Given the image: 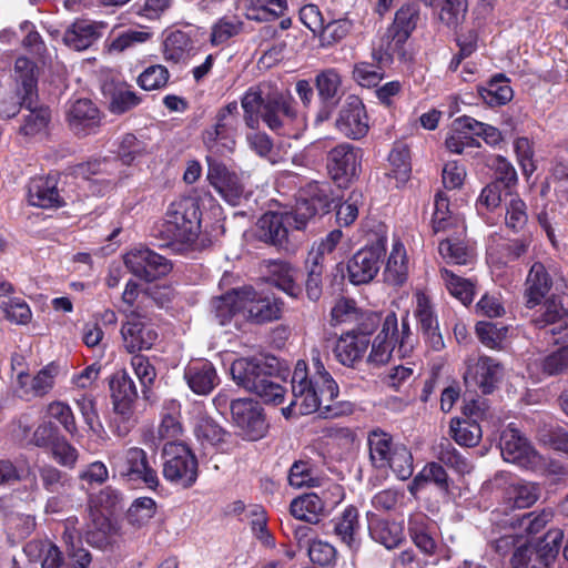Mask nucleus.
<instances>
[{"label":"nucleus","mask_w":568,"mask_h":568,"mask_svg":"<svg viewBox=\"0 0 568 568\" xmlns=\"http://www.w3.org/2000/svg\"><path fill=\"white\" fill-rule=\"evenodd\" d=\"M0 312L6 320L18 325H26L32 318L30 306L20 297L0 295Z\"/></svg>","instance_id":"obj_55"},{"label":"nucleus","mask_w":568,"mask_h":568,"mask_svg":"<svg viewBox=\"0 0 568 568\" xmlns=\"http://www.w3.org/2000/svg\"><path fill=\"white\" fill-rule=\"evenodd\" d=\"M105 28L102 21L78 19L65 30L63 42L72 50H87L103 36Z\"/></svg>","instance_id":"obj_21"},{"label":"nucleus","mask_w":568,"mask_h":568,"mask_svg":"<svg viewBox=\"0 0 568 568\" xmlns=\"http://www.w3.org/2000/svg\"><path fill=\"white\" fill-rule=\"evenodd\" d=\"M388 171L386 175L394 180L395 186L404 185L410 178L412 164L410 154L407 145L397 143L388 155Z\"/></svg>","instance_id":"obj_46"},{"label":"nucleus","mask_w":568,"mask_h":568,"mask_svg":"<svg viewBox=\"0 0 568 568\" xmlns=\"http://www.w3.org/2000/svg\"><path fill=\"white\" fill-rule=\"evenodd\" d=\"M398 342V322L395 314H388L372 344L368 357L371 363L383 365L392 356L395 344Z\"/></svg>","instance_id":"obj_24"},{"label":"nucleus","mask_w":568,"mask_h":568,"mask_svg":"<svg viewBox=\"0 0 568 568\" xmlns=\"http://www.w3.org/2000/svg\"><path fill=\"white\" fill-rule=\"evenodd\" d=\"M288 483L295 488L316 487L320 486V477L313 465L298 460L291 466Z\"/></svg>","instance_id":"obj_63"},{"label":"nucleus","mask_w":568,"mask_h":568,"mask_svg":"<svg viewBox=\"0 0 568 568\" xmlns=\"http://www.w3.org/2000/svg\"><path fill=\"white\" fill-rule=\"evenodd\" d=\"M369 345V337L354 331L342 334L335 343L333 353L344 366L353 367L362 361Z\"/></svg>","instance_id":"obj_22"},{"label":"nucleus","mask_w":568,"mask_h":568,"mask_svg":"<svg viewBox=\"0 0 568 568\" xmlns=\"http://www.w3.org/2000/svg\"><path fill=\"white\" fill-rule=\"evenodd\" d=\"M408 271L406 248L399 240H395L384 271L385 281L395 286L402 285L408 276Z\"/></svg>","instance_id":"obj_41"},{"label":"nucleus","mask_w":568,"mask_h":568,"mask_svg":"<svg viewBox=\"0 0 568 568\" xmlns=\"http://www.w3.org/2000/svg\"><path fill=\"white\" fill-rule=\"evenodd\" d=\"M336 129L346 138L357 140L368 132V116L359 98L351 95L339 110Z\"/></svg>","instance_id":"obj_19"},{"label":"nucleus","mask_w":568,"mask_h":568,"mask_svg":"<svg viewBox=\"0 0 568 568\" xmlns=\"http://www.w3.org/2000/svg\"><path fill=\"white\" fill-rule=\"evenodd\" d=\"M163 477L175 486L192 487L199 476L197 459L181 442H168L163 448Z\"/></svg>","instance_id":"obj_8"},{"label":"nucleus","mask_w":568,"mask_h":568,"mask_svg":"<svg viewBox=\"0 0 568 568\" xmlns=\"http://www.w3.org/2000/svg\"><path fill=\"white\" fill-rule=\"evenodd\" d=\"M473 118L463 115L452 122L449 132L445 139L446 149L460 154L465 148L480 146V143L473 136Z\"/></svg>","instance_id":"obj_35"},{"label":"nucleus","mask_w":568,"mask_h":568,"mask_svg":"<svg viewBox=\"0 0 568 568\" xmlns=\"http://www.w3.org/2000/svg\"><path fill=\"white\" fill-rule=\"evenodd\" d=\"M150 152L151 148L149 143L131 133L122 136L118 151L121 161L126 165L139 162L150 154Z\"/></svg>","instance_id":"obj_56"},{"label":"nucleus","mask_w":568,"mask_h":568,"mask_svg":"<svg viewBox=\"0 0 568 568\" xmlns=\"http://www.w3.org/2000/svg\"><path fill=\"white\" fill-rule=\"evenodd\" d=\"M434 213L432 217V227L434 233L450 232L464 235L466 232L464 217L449 210V200L444 193L438 192L435 195Z\"/></svg>","instance_id":"obj_29"},{"label":"nucleus","mask_w":568,"mask_h":568,"mask_svg":"<svg viewBox=\"0 0 568 568\" xmlns=\"http://www.w3.org/2000/svg\"><path fill=\"white\" fill-rule=\"evenodd\" d=\"M29 557H42V568H62L63 558L59 548L50 540H32L24 547Z\"/></svg>","instance_id":"obj_53"},{"label":"nucleus","mask_w":568,"mask_h":568,"mask_svg":"<svg viewBox=\"0 0 568 568\" xmlns=\"http://www.w3.org/2000/svg\"><path fill=\"white\" fill-rule=\"evenodd\" d=\"M246 143L251 151L257 156L267 160L275 165L285 161L286 151L282 148L274 146L271 138L265 132H251L245 136Z\"/></svg>","instance_id":"obj_48"},{"label":"nucleus","mask_w":568,"mask_h":568,"mask_svg":"<svg viewBox=\"0 0 568 568\" xmlns=\"http://www.w3.org/2000/svg\"><path fill=\"white\" fill-rule=\"evenodd\" d=\"M314 83L320 99L324 102L339 100L343 94V80L337 69L327 68L320 71Z\"/></svg>","instance_id":"obj_50"},{"label":"nucleus","mask_w":568,"mask_h":568,"mask_svg":"<svg viewBox=\"0 0 568 568\" xmlns=\"http://www.w3.org/2000/svg\"><path fill=\"white\" fill-rule=\"evenodd\" d=\"M184 379L197 395H209L220 382L215 367L205 359L191 362L184 371Z\"/></svg>","instance_id":"obj_27"},{"label":"nucleus","mask_w":568,"mask_h":568,"mask_svg":"<svg viewBox=\"0 0 568 568\" xmlns=\"http://www.w3.org/2000/svg\"><path fill=\"white\" fill-rule=\"evenodd\" d=\"M464 374L465 383L468 386L478 387L483 394H489L496 387L503 376L500 363L488 356L468 358Z\"/></svg>","instance_id":"obj_17"},{"label":"nucleus","mask_w":568,"mask_h":568,"mask_svg":"<svg viewBox=\"0 0 568 568\" xmlns=\"http://www.w3.org/2000/svg\"><path fill=\"white\" fill-rule=\"evenodd\" d=\"M207 180L210 184L222 195V197L235 205L239 203L244 192L243 183L240 176L227 169V166L206 155Z\"/></svg>","instance_id":"obj_18"},{"label":"nucleus","mask_w":568,"mask_h":568,"mask_svg":"<svg viewBox=\"0 0 568 568\" xmlns=\"http://www.w3.org/2000/svg\"><path fill=\"white\" fill-rule=\"evenodd\" d=\"M111 397L116 414L129 418L138 398L136 387L125 372L114 374L110 381Z\"/></svg>","instance_id":"obj_26"},{"label":"nucleus","mask_w":568,"mask_h":568,"mask_svg":"<svg viewBox=\"0 0 568 568\" xmlns=\"http://www.w3.org/2000/svg\"><path fill=\"white\" fill-rule=\"evenodd\" d=\"M120 333L123 347L131 354L151 349L159 338L154 325L141 316L128 318L122 324Z\"/></svg>","instance_id":"obj_16"},{"label":"nucleus","mask_w":568,"mask_h":568,"mask_svg":"<svg viewBox=\"0 0 568 568\" xmlns=\"http://www.w3.org/2000/svg\"><path fill=\"white\" fill-rule=\"evenodd\" d=\"M194 434L202 445L216 446L225 440L227 433L211 417L199 413L194 420Z\"/></svg>","instance_id":"obj_52"},{"label":"nucleus","mask_w":568,"mask_h":568,"mask_svg":"<svg viewBox=\"0 0 568 568\" xmlns=\"http://www.w3.org/2000/svg\"><path fill=\"white\" fill-rule=\"evenodd\" d=\"M36 69V64L28 58L19 57L16 60L14 74L19 83L18 94L28 104H32L33 98H38Z\"/></svg>","instance_id":"obj_43"},{"label":"nucleus","mask_w":568,"mask_h":568,"mask_svg":"<svg viewBox=\"0 0 568 568\" xmlns=\"http://www.w3.org/2000/svg\"><path fill=\"white\" fill-rule=\"evenodd\" d=\"M376 64L369 62H358L353 69V79L361 87L372 88L376 87L384 78L385 65L389 63H381L378 59L373 55Z\"/></svg>","instance_id":"obj_61"},{"label":"nucleus","mask_w":568,"mask_h":568,"mask_svg":"<svg viewBox=\"0 0 568 568\" xmlns=\"http://www.w3.org/2000/svg\"><path fill=\"white\" fill-rule=\"evenodd\" d=\"M21 104L24 105L29 113L23 116V122L19 129V133L27 138L44 133L51 121V112L49 108L38 105L37 98H33L32 104H28L22 100Z\"/></svg>","instance_id":"obj_44"},{"label":"nucleus","mask_w":568,"mask_h":568,"mask_svg":"<svg viewBox=\"0 0 568 568\" xmlns=\"http://www.w3.org/2000/svg\"><path fill=\"white\" fill-rule=\"evenodd\" d=\"M532 323L538 328L550 326L551 334H559L568 329V308H565L558 298H548L534 316Z\"/></svg>","instance_id":"obj_32"},{"label":"nucleus","mask_w":568,"mask_h":568,"mask_svg":"<svg viewBox=\"0 0 568 568\" xmlns=\"http://www.w3.org/2000/svg\"><path fill=\"white\" fill-rule=\"evenodd\" d=\"M464 236L465 234L458 235L450 231L449 235L438 243V253L443 260L457 265H467L473 262L474 248L464 240Z\"/></svg>","instance_id":"obj_34"},{"label":"nucleus","mask_w":568,"mask_h":568,"mask_svg":"<svg viewBox=\"0 0 568 568\" xmlns=\"http://www.w3.org/2000/svg\"><path fill=\"white\" fill-rule=\"evenodd\" d=\"M540 493L538 484L519 479L505 488L504 501L509 508L525 509L537 503Z\"/></svg>","instance_id":"obj_36"},{"label":"nucleus","mask_w":568,"mask_h":568,"mask_svg":"<svg viewBox=\"0 0 568 568\" xmlns=\"http://www.w3.org/2000/svg\"><path fill=\"white\" fill-rule=\"evenodd\" d=\"M291 515L308 524H317L325 511V504L314 493L303 494L291 501Z\"/></svg>","instance_id":"obj_40"},{"label":"nucleus","mask_w":568,"mask_h":568,"mask_svg":"<svg viewBox=\"0 0 568 568\" xmlns=\"http://www.w3.org/2000/svg\"><path fill=\"white\" fill-rule=\"evenodd\" d=\"M28 202L32 206L42 209L60 207L63 200L51 178L36 176L28 184Z\"/></svg>","instance_id":"obj_28"},{"label":"nucleus","mask_w":568,"mask_h":568,"mask_svg":"<svg viewBox=\"0 0 568 568\" xmlns=\"http://www.w3.org/2000/svg\"><path fill=\"white\" fill-rule=\"evenodd\" d=\"M286 6V0H250L246 17L256 21L274 19L284 13Z\"/></svg>","instance_id":"obj_57"},{"label":"nucleus","mask_w":568,"mask_h":568,"mask_svg":"<svg viewBox=\"0 0 568 568\" xmlns=\"http://www.w3.org/2000/svg\"><path fill=\"white\" fill-rule=\"evenodd\" d=\"M369 458L376 468L385 469L393 452L399 444H394L389 434L374 429L368 434Z\"/></svg>","instance_id":"obj_45"},{"label":"nucleus","mask_w":568,"mask_h":568,"mask_svg":"<svg viewBox=\"0 0 568 568\" xmlns=\"http://www.w3.org/2000/svg\"><path fill=\"white\" fill-rule=\"evenodd\" d=\"M233 381L263 402L280 405L284 400L285 388L270 376L265 368L253 358H239L231 365Z\"/></svg>","instance_id":"obj_4"},{"label":"nucleus","mask_w":568,"mask_h":568,"mask_svg":"<svg viewBox=\"0 0 568 568\" xmlns=\"http://www.w3.org/2000/svg\"><path fill=\"white\" fill-rule=\"evenodd\" d=\"M368 530L373 540L387 549L398 547L404 540V528L400 523L371 517Z\"/></svg>","instance_id":"obj_37"},{"label":"nucleus","mask_w":568,"mask_h":568,"mask_svg":"<svg viewBox=\"0 0 568 568\" xmlns=\"http://www.w3.org/2000/svg\"><path fill=\"white\" fill-rule=\"evenodd\" d=\"M59 373V365L50 363L42 367L33 377H30L23 372L19 373L18 384L26 394L44 396L53 388Z\"/></svg>","instance_id":"obj_33"},{"label":"nucleus","mask_w":568,"mask_h":568,"mask_svg":"<svg viewBox=\"0 0 568 568\" xmlns=\"http://www.w3.org/2000/svg\"><path fill=\"white\" fill-rule=\"evenodd\" d=\"M415 297V316L417 317L422 329L425 334L436 337V343L440 342V336L437 334L438 321L434 310L430 297L423 291H417Z\"/></svg>","instance_id":"obj_49"},{"label":"nucleus","mask_w":568,"mask_h":568,"mask_svg":"<svg viewBox=\"0 0 568 568\" xmlns=\"http://www.w3.org/2000/svg\"><path fill=\"white\" fill-rule=\"evenodd\" d=\"M123 262L131 273L148 282L166 275L172 267L165 257L144 246L130 250Z\"/></svg>","instance_id":"obj_11"},{"label":"nucleus","mask_w":568,"mask_h":568,"mask_svg":"<svg viewBox=\"0 0 568 568\" xmlns=\"http://www.w3.org/2000/svg\"><path fill=\"white\" fill-rule=\"evenodd\" d=\"M552 285L551 278L542 263L531 265L525 282L526 305L534 308L539 305Z\"/></svg>","instance_id":"obj_31"},{"label":"nucleus","mask_w":568,"mask_h":568,"mask_svg":"<svg viewBox=\"0 0 568 568\" xmlns=\"http://www.w3.org/2000/svg\"><path fill=\"white\" fill-rule=\"evenodd\" d=\"M500 453L505 462L524 468H534L541 463L540 455L531 447L527 438L513 427L506 428L500 437Z\"/></svg>","instance_id":"obj_14"},{"label":"nucleus","mask_w":568,"mask_h":568,"mask_svg":"<svg viewBox=\"0 0 568 568\" xmlns=\"http://www.w3.org/2000/svg\"><path fill=\"white\" fill-rule=\"evenodd\" d=\"M181 405L175 399L165 400L161 413V423L158 428L159 437L169 442H178L183 433L180 422Z\"/></svg>","instance_id":"obj_47"},{"label":"nucleus","mask_w":568,"mask_h":568,"mask_svg":"<svg viewBox=\"0 0 568 568\" xmlns=\"http://www.w3.org/2000/svg\"><path fill=\"white\" fill-rule=\"evenodd\" d=\"M436 457L459 474H468L473 469L471 464L460 455L448 439H444L438 444Z\"/></svg>","instance_id":"obj_62"},{"label":"nucleus","mask_w":568,"mask_h":568,"mask_svg":"<svg viewBox=\"0 0 568 568\" xmlns=\"http://www.w3.org/2000/svg\"><path fill=\"white\" fill-rule=\"evenodd\" d=\"M109 460L122 477L141 480L150 489H155L160 484L156 470L149 465L146 453L142 448L130 447L113 452Z\"/></svg>","instance_id":"obj_9"},{"label":"nucleus","mask_w":568,"mask_h":568,"mask_svg":"<svg viewBox=\"0 0 568 568\" xmlns=\"http://www.w3.org/2000/svg\"><path fill=\"white\" fill-rule=\"evenodd\" d=\"M564 534L548 530L542 537L529 538L519 544L510 558L513 568H550L559 552Z\"/></svg>","instance_id":"obj_5"},{"label":"nucleus","mask_w":568,"mask_h":568,"mask_svg":"<svg viewBox=\"0 0 568 568\" xmlns=\"http://www.w3.org/2000/svg\"><path fill=\"white\" fill-rule=\"evenodd\" d=\"M286 213H265L257 222L258 236L268 243L281 245L287 236L288 226L295 229V219Z\"/></svg>","instance_id":"obj_30"},{"label":"nucleus","mask_w":568,"mask_h":568,"mask_svg":"<svg viewBox=\"0 0 568 568\" xmlns=\"http://www.w3.org/2000/svg\"><path fill=\"white\" fill-rule=\"evenodd\" d=\"M359 514L356 507L349 505L336 517L334 531L351 549H358L359 540Z\"/></svg>","instance_id":"obj_38"},{"label":"nucleus","mask_w":568,"mask_h":568,"mask_svg":"<svg viewBox=\"0 0 568 568\" xmlns=\"http://www.w3.org/2000/svg\"><path fill=\"white\" fill-rule=\"evenodd\" d=\"M383 251L378 245L357 251L347 264L349 281L356 285L369 283L378 273Z\"/></svg>","instance_id":"obj_20"},{"label":"nucleus","mask_w":568,"mask_h":568,"mask_svg":"<svg viewBox=\"0 0 568 568\" xmlns=\"http://www.w3.org/2000/svg\"><path fill=\"white\" fill-rule=\"evenodd\" d=\"M67 120L77 135H87L94 132L100 124L99 110L92 101L79 99L70 105Z\"/></svg>","instance_id":"obj_25"},{"label":"nucleus","mask_w":568,"mask_h":568,"mask_svg":"<svg viewBox=\"0 0 568 568\" xmlns=\"http://www.w3.org/2000/svg\"><path fill=\"white\" fill-rule=\"evenodd\" d=\"M418 8L415 4L402 6L396 14L393 24L382 37L379 44L374 49V57L381 63H392L395 55L404 59V44L416 28Z\"/></svg>","instance_id":"obj_7"},{"label":"nucleus","mask_w":568,"mask_h":568,"mask_svg":"<svg viewBox=\"0 0 568 568\" xmlns=\"http://www.w3.org/2000/svg\"><path fill=\"white\" fill-rule=\"evenodd\" d=\"M450 433L458 445L466 447L476 446L481 438L480 426L467 419H452Z\"/></svg>","instance_id":"obj_58"},{"label":"nucleus","mask_w":568,"mask_h":568,"mask_svg":"<svg viewBox=\"0 0 568 568\" xmlns=\"http://www.w3.org/2000/svg\"><path fill=\"white\" fill-rule=\"evenodd\" d=\"M212 308L221 325L232 317L262 324L280 320L284 303L280 298L261 296L252 286H245L213 298Z\"/></svg>","instance_id":"obj_1"},{"label":"nucleus","mask_w":568,"mask_h":568,"mask_svg":"<svg viewBox=\"0 0 568 568\" xmlns=\"http://www.w3.org/2000/svg\"><path fill=\"white\" fill-rule=\"evenodd\" d=\"M242 27V21L236 18H221L211 28L210 43L214 47L225 44L241 32Z\"/></svg>","instance_id":"obj_64"},{"label":"nucleus","mask_w":568,"mask_h":568,"mask_svg":"<svg viewBox=\"0 0 568 568\" xmlns=\"http://www.w3.org/2000/svg\"><path fill=\"white\" fill-rule=\"evenodd\" d=\"M266 89H270V87L264 83L252 87L242 97L241 104L244 110V121L251 129L258 125V114L262 113L268 98L273 95V92H268Z\"/></svg>","instance_id":"obj_39"},{"label":"nucleus","mask_w":568,"mask_h":568,"mask_svg":"<svg viewBox=\"0 0 568 568\" xmlns=\"http://www.w3.org/2000/svg\"><path fill=\"white\" fill-rule=\"evenodd\" d=\"M261 118L268 129L287 135H291L287 126L293 123H304L297 115L294 100L277 91H274L272 98H268L264 104Z\"/></svg>","instance_id":"obj_12"},{"label":"nucleus","mask_w":568,"mask_h":568,"mask_svg":"<svg viewBox=\"0 0 568 568\" xmlns=\"http://www.w3.org/2000/svg\"><path fill=\"white\" fill-rule=\"evenodd\" d=\"M267 282L291 297H298L302 287L298 284V271L283 260H270L265 263Z\"/></svg>","instance_id":"obj_23"},{"label":"nucleus","mask_w":568,"mask_h":568,"mask_svg":"<svg viewBox=\"0 0 568 568\" xmlns=\"http://www.w3.org/2000/svg\"><path fill=\"white\" fill-rule=\"evenodd\" d=\"M200 227L199 202L194 197H181L169 205L160 234L173 243L192 244L200 234Z\"/></svg>","instance_id":"obj_3"},{"label":"nucleus","mask_w":568,"mask_h":568,"mask_svg":"<svg viewBox=\"0 0 568 568\" xmlns=\"http://www.w3.org/2000/svg\"><path fill=\"white\" fill-rule=\"evenodd\" d=\"M194 45L191 37L180 30L171 32L163 43V55L168 62L185 63L193 55Z\"/></svg>","instance_id":"obj_42"},{"label":"nucleus","mask_w":568,"mask_h":568,"mask_svg":"<svg viewBox=\"0 0 568 568\" xmlns=\"http://www.w3.org/2000/svg\"><path fill=\"white\" fill-rule=\"evenodd\" d=\"M428 483H434L440 488L447 487V474L439 464L433 462L425 465L409 485V491L415 495Z\"/></svg>","instance_id":"obj_60"},{"label":"nucleus","mask_w":568,"mask_h":568,"mask_svg":"<svg viewBox=\"0 0 568 568\" xmlns=\"http://www.w3.org/2000/svg\"><path fill=\"white\" fill-rule=\"evenodd\" d=\"M323 385L313 378H310L308 368L305 361H297L292 375V400L288 406L282 408L286 418L297 415L313 414L323 409V414L337 416L339 412L335 410L332 402L337 396L329 397L323 389Z\"/></svg>","instance_id":"obj_2"},{"label":"nucleus","mask_w":568,"mask_h":568,"mask_svg":"<svg viewBox=\"0 0 568 568\" xmlns=\"http://www.w3.org/2000/svg\"><path fill=\"white\" fill-rule=\"evenodd\" d=\"M240 126L239 106L235 101L219 109L214 123L202 132L203 144L207 155L233 153Z\"/></svg>","instance_id":"obj_6"},{"label":"nucleus","mask_w":568,"mask_h":568,"mask_svg":"<svg viewBox=\"0 0 568 568\" xmlns=\"http://www.w3.org/2000/svg\"><path fill=\"white\" fill-rule=\"evenodd\" d=\"M439 275L444 286L452 296L459 300L464 305L473 302L475 288L470 280L462 277L446 267L439 270Z\"/></svg>","instance_id":"obj_51"},{"label":"nucleus","mask_w":568,"mask_h":568,"mask_svg":"<svg viewBox=\"0 0 568 568\" xmlns=\"http://www.w3.org/2000/svg\"><path fill=\"white\" fill-rule=\"evenodd\" d=\"M481 99L490 106L506 104L513 98V90L503 77L494 78L485 88L479 90Z\"/></svg>","instance_id":"obj_59"},{"label":"nucleus","mask_w":568,"mask_h":568,"mask_svg":"<svg viewBox=\"0 0 568 568\" xmlns=\"http://www.w3.org/2000/svg\"><path fill=\"white\" fill-rule=\"evenodd\" d=\"M361 161V149L349 143H341L328 152V174L335 182L346 183L357 175Z\"/></svg>","instance_id":"obj_15"},{"label":"nucleus","mask_w":568,"mask_h":568,"mask_svg":"<svg viewBox=\"0 0 568 568\" xmlns=\"http://www.w3.org/2000/svg\"><path fill=\"white\" fill-rule=\"evenodd\" d=\"M333 202L331 187L326 183H310L300 194L288 219H295V229L302 230L316 215L329 212Z\"/></svg>","instance_id":"obj_10"},{"label":"nucleus","mask_w":568,"mask_h":568,"mask_svg":"<svg viewBox=\"0 0 568 568\" xmlns=\"http://www.w3.org/2000/svg\"><path fill=\"white\" fill-rule=\"evenodd\" d=\"M234 423L242 436L248 440H258L267 433V424L257 403L252 399H236L231 403Z\"/></svg>","instance_id":"obj_13"},{"label":"nucleus","mask_w":568,"mask_h":568,"mask_svg":"<svg viewBox=\"0 0 568 568\" xmlns=\"http://www.w3.org/2000/svg\"><path fill=\"white\" fill-rule=\"evenodd\" d=\"M505 223L514 232L524 230L528 222L526 203L516 193H505Z\"/></svg>","instance_id":"obj_54"}]
</instances>
